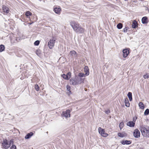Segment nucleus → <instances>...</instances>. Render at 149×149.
Returning a JSON list of instances; mask_svg holds the SVG:
<instances>
[{
	"label": "nucleus",
	"mask_w": 149,
	"mask_h": 149,
	"mask_svg": "<svg viewBox=\"0 0 149 149\" xmlns=\"http://www.w3.org/2000/svg\"><path fill=\"white\" fill-rule=\"evenodd\" d=\"M124 126V123L123 122H121L119 125V127L120 129V130H121V129L123 128Z\"/></svg>",
	"instance_id": "29"
},
{
	"label": "nucleus",
	"mask_w": 149,
	"mask_h": 149,
	"mask_svg": "<svg viewBox=\"0 0 149 149\" xmlns=\"http://www.w3.org/2000/svg\"><path fill=\"white\" fill-rule=\"evenodd\" d=\"M33 22H32L31 23H29V24H33Z\"/></svg>",
	"instance_id": "40"
},
{
	"label": "nucleus",
	"mask_w": 149,
	"mask_h": 149,
	"mask_svg": "<svg viewBox=\"0 0 149 149\" xmlns=\"http://www.w3.org/2000/svg\"><path fill=\"white\" fill-rule=\"evenodd\" d=\"M78 76L79 77H80H80H85L86 76V75H85V74H84L83 73L81 72L79 74Z\"/></svg>",
	"instance_id": "27"
},
{
	"label": "nucleus",
	"mask_w": 149,
	"mask_h": 149,
	"mask_svg": "<svg viewBox=\"0 0 149 149\" xmlns=\"http://www.w3.org/2000/svg\"><path fill=\"white\" fill-rule=\"evenodd\" d=\"M36 54L38 56H40L41 54V51L39 50H37Z\"/></svg>",
	"instance_id": "30"
},
{
	"label": "nucleus",
	"mask_w": 149,
	"mask_h": 149,
	"mask_svg": "<svg viewBox=\"0 0 149 149\" xmlns=\"http://www.w3.org/2000/svg\"><path fill=\"white\" fill-rule=\"evenodd\" d=\"M35 88L37 91H38L39 90V87L38 86L37 84H36L35 85Z\"/></svg>",
	"instance_id": "32"
},
{
	"label": "nucleus",
	"mask_w": 149,
	"mask_h": 149,
	"mask_svg": "<svg viewBox=\"0 0 149 149\" xmlns=\"http://www.w3.org/2000/svg\"><path fill=\"white\" fill-rule=\"evenodd\" d=\"M13 139H11L10 141H9V143H10V144L11 143H13Z\"/></svg>",
	"instance_id": "39"
},
{
	"label": "nucleus",
	"mask_w": 149,
	"mask_h": 149,
	"mask_svg": "<svg viewBox=\"0 0 149 149\" xmlns=\"http://www.w3.org/2000/svg\"><path fill=\"white\" fill-rule=\"evenodd\" d=\"M127 27L125 28L123 30V31L125 32H127Z\"/></svg>",
	"instance_id": "37"
},
{
	"label": "nucleus",
	"mask_w": 149,
	"mask_h": 149,
	"mask_svg": "<svg viewBox=\"0 0 149 149\" xmlns=\"http://www.w3.org/2000/svg\"><path fill=\"white\" fill-rule=\"evenodd\" d=\"M26 16L28 17L29 16H31L32 15V13L29 11H27L25 13Z\"/></svg>",
	"instance_id": "24"
},
{
	"label": "nucleus",
	"mask_w": 149,
	"mask_h": 149,
	"mask_svg": "<svg viewBox=\"0 0 149 149\" xmlns=\"http://www.w3.org/2000/svg\"><path fill=\"white\" fill-rule=\"evenodd\" d=\"M121 143L123 145H129L130 144L131 142L130 141H128L127 140H123L121 141Z\"/></svg>",
	"instance_id": "12"
},
{
	"label": "nucleus",
	"mask_w": 149,
	"mask_h": 149,
	"mask_svg": "<svg viewBox=\"0 0 149 149\" xmlns=\"http://www.w3.org/2000/svg\"><path fill=\"white\" fill-rule=\"evenodd\" d=\"M149 113V109H146L144 112V114L145 115H148Z\"/></svg>",
	"instance_id": "31"
},
{
	"label": "nucleus",
	"mask_w": 149,
	"mask_h": 149,
	"mask_svg": "<svg viewBox=\"0 0 149 149\" xmlns=\"http://www.w3.org/2000/svg\"><path fill=\"white\" fill-rule=\"evenodd\" d=\"M3 12L6 13H8L9 11V8L5 6H3Z\"/></svg>",
	"instance_id": "14"
},
{
	"label": "nucleus",
	"mask_w": 149,
	"mask_h": 149,
	"mask_svg": "<svg viewBox=\"0 0 149 149\" xmlns=\"http://www.w3.org/2000/svg\"><path fill=\"white\" fill-rule=\"evenodd\" d=\"M33 135V132H31L30 133L27 134L25 136V138L26 139H28L30 138Z\"/></svg>",
	"instance_id": "18"
},
{
	"label": "nucleus",
	"mask_w": 149,
	"mask_h": 149,
	"mask_svg": "<svg viewBox=\"0 0 149 149\" xmlns=\"http://www.w3.org/2000/svg\"><path fill=\"white\" fill-rule=\"evenodd\" d=\"M70 110L68 109L65 111H63L61 114V116L63 117H65L66 118L70 117Z\"/></svg>",
	"instance_id": "7"
},
{
	"label": "nucleus",
	"mask_w": 149,
	"mask_h": 149,
	"mask_svg": "<svg viewBox=\"0 0 149 149\" xmlns=\"http://www.w3.org/2000/svg\"><path fill=\"white\" fill-rule=\"evenodd\" d=\"M127 96L130 101L132 100V93L131 92H129L127 94Z\"/></svg>",
	"instance_id": "21"
},
{
	"label": "nucleus",
	"mask_w": 149,
	"mask_h": 149,
	"mask_svg": "<svg viewBox=\"0 0 149 149\" xmlns=\"http://www.w3.org/2000/svg\"><path fill=\"white\" fill-rule=\"evenodd\" d=\"M89 69L88 66H85L84 68V71L85 73V75L87 76L89 75Z\"/></svg>",
	"instance_id": "11"
},
{
	"label": "nucleus",
	"mask_w": 149,
	"mask_h": 149,
	"mask_svg": "<svg viewBox=\"0 0 149 149\" xmlns=\"http://www.w3.org/2000/svg\"><path fill=\"white\" fill-rule=\"evenodd\" d=\"M123 57H126L129 53V49L127 48L123 49Z\"/></svg>",
	"instance_id": "9"
},
{
	"label": "nucleus",
	"mask_w": 149,
	"mask_h": 149,
	"mask_svg": "<svg viewBox=\"0 0 149 149\" xmlns=\"http://www.w3.org/2000/svg\"><path fill=\"white\" fill-rule=\"evenodd\" d=\"M105 112L107 114H108L110 113V111L109 109H107L105 111Z\"/></svg>",
	"instance_id": "36"
},
{
	"label": "nucleus",
	"mask_w": 149,
	"mask_h": 149,
	"mask_svg": "<svg viewBox=\"0 0 149 149\" xmlns=\"http://www.w3.org/2000/svg\"><path fill=\"white\" fill-rule=\"evenodd\" d=\"M71 73L70 72H68L65 75L64 74L61 75V76L65 79L69 80L71 77Z\"/></svg>",
	"instance_id": "10"
},
{
	"label": "nucleus",
	"mask_w": 149,
	"mask_h": 149,
	"mask_svg": "<svg viewBox=\"0 0 149 149\" xmlns=\"http://www.w3.org/2000/svg\"><path fill=\"white\" fill-rule=\"evenodd\" d=\"M39 44V41L38 40L36 41L34 43V45H38Z\"/></svg>",
	"instance_id": "34"
},
{
	"label": "nucleus",
	"mask_w": 149,
	"mask_h": 149,
	"mask_svg": "<svg viewBox=\"0 0 149 149\" xmlns=\"http://www.w3.org/2000/svg\"><path fill=\"white\" fill-rule=\"evenodd\" d=\"M70 84L73 85L80 84L82 82L81 78L78 77H75L74 78H72L70 79Z\"/></svg>",
	"instance_id": "3"
},
{
	"label": "nucleus",
	"mask_w": 149,
	"mask_h": 149,
	"mask_svg": "<svg viewBox=\"0 0 149 149\" xmlns=\"http://www.w3.org/2000/svg\"><path fill=\"white\" fill-rule=\"evenodd\" d=\"M10 146L9 141L6 139H4L2 142V146L3 148L7 149Z\"/></svg>",
	"instance_id": "5"
},
{
	"label": "nucleus",
	"mask_w": 149,
	"mask_h": 149,
	"mask_svg": "<svg viewBox=\"0 0 149 149\" xmlns=\"http://www.w3.org/2000/svg\"><path fill=\"white\" fill-rule=\"evenodd\" d=\"M118 134L119 136L121 137H124L126 136V134L123 133H119Z\"/></svg>",
	"instance_id": "23"
},
{
	"label": "nucleus",
	"mask_w": 149,
	"mask_h": 149,
	"mask_svg": "<svg viewBox=\"0 0 149 149\" xmlns=\"http://www.w3.org/2000/svg\"><path fill=\"white\" fill-rule=\"evenodd\" d=\"M138 24L137 22L134 20L132 23V27L133 28H135L138 26Z\"/></svg>",
	"instance_id": "16"
},
{
	"label": "nucleus",
	"mask_w": 149,
	"mask_h": 149,
	"mask_svg": "<svg viewBox=\"0 0 149 149\" xmlns=\"http://www.w3.org/2000/svg\"><path fill=\"white\" fill-rule=\"evenodd\" d=\"M54 10L55 13L59 14L60 13L61 9L59 7H56L54 8Z\"/></svg>",
	"instance_id": "15"
},
{
	"label": "nucleus",
	"mask_w": 149,
	"mask_h": 149,
	"mask_svg": "<svg viewBox=\"0 0 149 149\" xmlns=\"http://www.w3.org/2000/svg\"><path fill=\"white\" fill-rule=\"evenodd\" d=\"M135 124V123L133 121H129L127 123V125L130 127H134Z\"/></svg>",
	"instance_id": "13"
},
{
	"label": "nucleus",
	"mask_w": 149,
	"mask_h": 149,
	"mask_svg": "<svg viewBox=\"0 0 149 149\" xmlns=\"http://www.w3.org/2000/svg\"><path fill=\"white\" fill-rule=\"evenodd\" d=\"M16 146L13 145L10 148V149H16Z\"/></svg>",
	"instance_id": "35"
},
{
	"label": "nucleus",
	"mask_w": 149,
	"mask_h": 149,
	"mask_svg": "<svg viewBox=\"0 0 149 149\" xmlns=\"http://www.w3.org/2000/svg\"><path fill=\"white\" fill-rule=\"evenodd\" d=\"M125 105L126 107H129L130 106V103L128 100L127 98H125Z\"/></svg>",
	"instance_id": "19"
},
{
	"label": "nucleus",
	"mask_w": 149,
	"mask_h": 149,
	"mask_svg": "<svg viewBox=\"0 0 149 149\" xmlns=\"http://www.w3.org/2000/svg\"><path fill=\"white\" fill-rule=\"evenodd\" d=\"M66 87L67 90V91H68V92H67L69 94H71V91H70V89H71L70 86L69 85H67L66 86Z\"/></svg>",
	"instance_id": "20"
},
{
	"label": "nucleus",
	"mask_w": 149,
	"mask_h": 149,
	"mask_svg": "<svg viewBox=\"0 0 149 149\" xmlns=\"http://www.w3.org/2000/svg\"><path fill=\"white\" fill-rule=\"evenodd\" d=\"M139 105L140 108L143 109L144 108V106L143 103L142 102H140L139 103Z\"/></svg>",
	"instance_id": "22"
},
{
	"label": "nucleus",
	"mask_w": 149,
	"mask_h": 149,
	"mask_svg": "<svg viewBox=\"0 0 149 149\" xmlns=\"http://www.w3.org/2000/svg\"><path fill=\"white\" fill-rule=\"evenodd\" d=\"M70 25L72 27L74 31L76 33L82 34L84 33V29L77 23L74 21H71L70 23Z\"/></svg>",
	"instance_id": "1"
},
{
	"label": "nucleus",
	"mask_w": 149,
	"mask_h": 149,
	"mask_svg": "<svg viewBox=\"0 0 149 149\" xmlns=\"http://www.w3.org/2000/svg\"><path fill=\"white\" fill-rule=\"evenodd\" d=\"M117 28L119 29H121L123 27V24L121 23H119L117 26Z\"/></svg>",
	"instance_id": "25"
},
{
	"label": "nucleus",
	"mask_w": 149,
	"mask_h": 149,
	"mask_svg": "<svg viewBox=\"0 0 149 149\" xmlns=\"http://www.w3.org/2000/svg\"><path fill=\"white\" fill-rule=\"evenodd\" d=\"M142 22L143 24H146L148 22V20L146 17H143L142 19Z\"/></svg>",
	"instance_id": "17"
},
{
	"label": "nucleus",
	"mask_w": 149,
	"mask_h": 149,
	"mask_svg": "<svg viewBox=\"0 0 149 149\" xmlns=\"http://www.w3.org/2000/svg\"><path fill=\"white\" fill-rule=\"evenodd\" d=\"M5 49L4 46L3 45H0V52H2Z\"/></svg>",
	"instance_id": "26"
},
{
	"label": "nucleus",
	"mask_w": 149,
	"mask_h": 149,
	"mask_svg": "<svg viewBox=\"0 0 149 149\" xmlns=\"http://www.w3.org/2000/svg\"><path fill=\"white\" fill-rule=\"evenodd\" d=\"M143 77L145 79L148 78L149 77V75L148 74H146L143 75Z\"/></svg>",
	"instance_id": "33"
},
{
	"label": "nucleus",
	"mask_w": 149,
	"mask_h": 149,
	"mask_svg": "<svg viewBox=\"0 0 149 149\" xmlns=\"http://www.w3.org/2000/svg\"><path fill=\"white\" fill-rule=\"evenodd\" d=\"M133 135L136 138H139L140 136V133L138 129H135L133 132Z\"/></svg>",
	"instance_id": "8"
},
{
	"label": "nucleus",
	"mask_w": 149,
	"mask_h": 149,
	"mask_svg": "<svg viewBox=\"0 0 149 149\" xmlns=\"http://www.w3.org/2000/svg\"><path fill=\"white\" fill-rule=\"evenodd\" d=\"M98 131L99 133L102 136L106 137L108 135V134L105 132L104 129H103L100 127H99L98 128Z\"/></svg>",
	"instance_id": "6"
},
{
	"label": "nucleus",
	"mask_w": 149,
	"mask_h": 149,
	"mask_svg": "<svg viewBox=\"0 0 149 149\" xmlns=\"http://www.w3.org/2000/svg\"><path fill=\"white\" fill-rule=\"evenodd\" d=\"M56 40V38L55 37H53L49 40L48 42V45L50 49H52L54 47Z\"/></svg>",
	"instance_id": "4"
},
{
	"label": "nucleus",
	"mask_w": 149,
	"mask_h": 149,
	"mask_svg": "<svg viewBox=\"0 0 149 149\" xmlns=\"http://www.w3.org/2000/svg\"><path fill=\"white\" fill-rule=\"evenodd\" d=\"M140 130L143 136L149 137V127L146 126H142L140 127Z\"/></svg>",
	"instance_id": "2"
},
{
	"label": "nucleus",
	"mask_w": 149,
	"mask_h": 149,
	"mask_svg": "<svg viewBox=\"0 0 149 149\" xmlns=\"http://www.w3.org/2000/svg\"><path fill=\"white\" fill-rule=\"evenodd\" d=\"M136 119H137L136 117H134L133 119V122L135 123Z\"/></svg>",
	"instance_id": "38"
},
{
	"label": "nucleus",
	"mask_w": 149,
	"mask_h": 149,
	"mask_svg": "<svg viewBox=\"0 0 149 149\" xmlns=\"http://www.w3.org/2000/svg\"><path fill=\"white\" fill-rule=\"evenodd\" d=\"M70 53L71 55L73 56H76V52L74 50L71 51Z\"/></svg>",
	"instance_id": "28"
}]
</instances>
